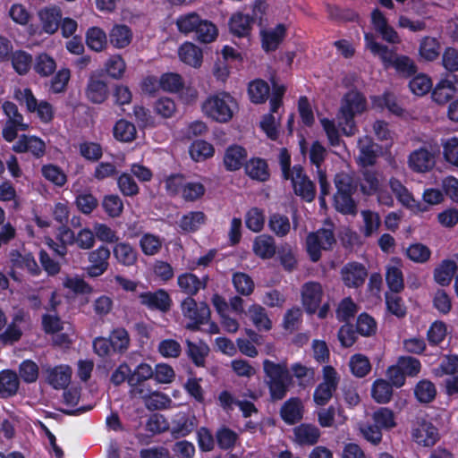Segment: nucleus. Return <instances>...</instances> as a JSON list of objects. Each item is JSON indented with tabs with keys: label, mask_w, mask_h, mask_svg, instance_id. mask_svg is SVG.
Here are the masks:
<instances>
[{
	"label": "nucleus",
	"mask_w": 458,
	"mask_h": 458,
	"mask_svg": "<svg viewBox=\"0 0 458 458\" xmlns=\"http://www.w3.org/2000/svg\"><path fill=\"white\" fill-rule=\"evenodd\" d=\"M208 279V276L199 279L194 274L185 273L178 276V285L183 293L191 297L195 295L199 289H205L207 287Z\"/></svg>",
	"instance_id": "obj_24"
},
{
	"label": "nucleus",
	"mask_w": 458,
	"mask_h": 458,
	"mask_svg": "<svg viewBox=\"0 0 458 458\" xmlns=\"http://www.w3.org/2000/svg\"><path fill=\"white\" fill-rule=\"evenodd\" d=\"M294 193L301 196L306 201H312L316 195L315 185L304 174L303 168L301 165H294L293 167L292 175L290 179Z\"/></svg>",
	"instance_id": "obj_8"
},
{
	"label": "nucleus",
	"mask_w": 458,
	"mask_h": 458,
	"mask_svg": "<svg viewBox=\"0 0 458 458\" xmlns=\"http://www.w3.org/2000/svg\"><path fill=\"white\" fill-rule=\"evenodd\" d=\"M341 276L345 286L358 288L364 284L368 271L362 264L350 262L343 267Z\"/></svg>",
	"instance_id": "obj_10"
},
{
	"label": "nucleus",
	"mask_w": 458,
	"mask_h": 458,
	"mask_svg": "<svg viewBox=\"0 0 458 458\" xmlns=\"http://www.w3.org/2000/svg\"><path fill=\"white\" fill-rule=\"evenodd\" d=\"M247 158L245 148L233 145L226 148L224 156V164L227 170L236 171L242 167Z\"/></svg>",
	"instance_id": "obj_26"
},
{
	"label": "nucleus",
	"mask_w": 458,
	"mask_h": 458,
	"mask_svg": "<svg viewBox=\"0 0 458 458\" xmlns=\"http://www.w3.org/2000/svg\"><path fill=\"white\" fill-rule=\"evenodd\" d=\"M235 102L227 93L210 96L202 104V111L211 119L218 123H227L233 115V106Z\"/></svg>",
	"instance_id": "obj_4"
},
{
	"label": "nucleus",
	"mask_w": 458,
	"mask_h": 458,
	"mask_svg": "<svg viewBox=\"0 0 458 458\" xmlns=\"http://www.w3.org/2000/svg\"><path fill=\"white\" fill-rule=\"evenodd\" d=\"M45 143L35 136L21 135L19 140L13 145V149L17 153L30 151L35 157H40L45 154Z\"/></svg>",
	"instance_id": "obj_19"
},
{
	"label": "nucleus",
	"mask_w": 458,
	"mask_h": 458,
	"mask_svg": "<svg viewBox=\"0 0 458 458\" xmlns=\"http://www.w3.org/2000/svg\"><path fill=\"white\" fill-rule=\"evenodd\" d=\"M246 174L252 179L266 182L269 178L267 162L261 158H252L245 164Z\"/></svg>",
	"instance_id": "obj_31"
},
{
	"label": "nucleus",
	"mask_w": 458,
	"mask_h": 458,
	"mask_svg": "<svg viewBox=\"0 0 458 458\" xmlns=\"http://www.w3.org/2000/svg\"><path fill=\"white\" fill-rule=\"evenodd\" d=\"M109 38L114 47L117 48L125 47L131 40V30L126 25H115L109 34Z\"/></svg>",
	"instance_id": "obj_36"
},
{
	"label": "nucleus",
	"mask_w": 458,
	"mask_h": 458,
	"mask_svg": "<svg viewBox=\"0 0 458 458\" xmlns=\"http://www.w3.org/2000/svg\"><path fill=\"white\" fill-rule=\"evenodd\" d=\"M248 93L251 102L261 104L266 102L268 97L269 86L265 81L258 79L250 82Z\"/></svg>",
	"instance_id": "obj_35"
},
{
	"label": "nucleus",
	"mask_w": 458,
	"mask_h": 458,
	"mask_svg": "<svg viewBox=\"0 0 458 458\" xmlns=\"http://www.w3.org/2000/svg\"><path fill=\"white\" fill-rule=\"evenodd\" d=\"M233 283L236 291L242 295L248 296L253 293L254 282L251 277L245 273H234L233 276Z\"/></svg>",
	"instance_id": "obj_47"
},
{
	"label": "nucleus",
	"mask_w": 458,
	"mask_h": 458,
	"mask_svg": "<svg viewBox=\"0 0 458 458\" xmlns=\"http://www.w3.org/2000/svg\"><path fill=\"white\" fill-rule=\"evenodd\" d=\"M114 256L118 262L127 267L134 265L137 261L136 250L125 242H120L114 246Z\"/></svg>",
	"instance_id": "obj_34"
},
{
	"label": "nucleus",
	"mask_w": 458,
	"mask_h": 458,
	"mask_svg": "<svg viewBox=\"0 0 458 458\" xmlns=\"http://www.w3.org/2000/svg\"><path fill=\"white\" fill-rule=\"evenodd\" d=\"M154 371L149 365L141 363L133 372L131 371L130 376L128 377V384L130 386L139 385V383L145 382L148 378L152 377Z\"/></svg>",
	"instance_id": "obj_60"
},
{
	"label": "nucleus",
	"mask_w": 458,
	"mask_h": 458,
	"mask_svg": "<svg viewBox=\"0 0 458 458\" xmlns=\"http://www.w3.org/2000/svg\"><path fill=\"white\" fill-rule=\"evenodd\" d=\"M365 41L368 48L380 57L386 69L392 67L404 78L411 77L417 72V65L412 59L407 55H398L386 46L376 42L372 34H365Z\"/></svg>",
	"instance_id": "obj_1"
},
{
	"label": "nucleus",
	"mask_w": 458,
	"mask_h": 458,
	"mask_svg": "<svg viewBox=\"0 0 458 458\" xmlns=\"http://www.w3.org/2000/svg\"><path fill=\"white\" fill-rule=\"evenodd\" d=\"M179 56L183 63L195 68L201 65L203 57L201 49L191 42H186L180 47Z\"/></svg>",
	"instance_id": "obj_30"
},
{
	"label": "nucleus",
	"mask_w": 458,
	"mask_h": 458,
	"mask_svg": "<svg viewBox=\"0 0 458 458\" xmlns=\"http://www.w3.org/2000/svg\"><path fill=\"white\" fill-rule=\"evenodd\" d=\"M187 354L192 362L198 366L202 367L205 363V358L208 354L209 348L203 343L194 344L191 340H186Z\"/></svg>",
	"instance_id": "obj_37"
},
{
	"label": "nucleus",
	"mask_w": 458,
	"mask_h": 458,
	"mask_svg": "<svg viewBox=\"0 0 458 458\" xmlns=\"http://www.w3.org/2000/svg\"><path fill=\"white\" fill-rule=\"evenodd\" d=\"M206 216L203 212H190L183 216L180 221V227L186 232L197 230L200 225L204 224Z\"/></svg>",
	"instance_id": "obj_55"
},
{
	"label": "nucleus",
	"mask_w": 458,
	"mask_h": 458,
	"mask_svg": "<svg viewBox=\"0 0 458 458\" xmlns=\"http://www.w3.org/2000/svg\"><path fill=\"white\" fill-rule=\"evenodd\" d=\"M419 53L424 60L433 61L439 55L440 45L437 38L425 37L420 42Z\"/></svg>",
	"instance_id": "obj_38"
},
{
	"label": "nucleus",
	"mask_w": 458,
	"mask_h": 458,
	"mask_svg": "<svg viewBox=\"0 0 458 458\" xmlns=\"http://www.w3.org/2000/svg\"><path fill=\"white\" fill-rule=\"evenodd\" d=\"M140 303L151 310H158L166 312L170 310L171 299L165 290H157L156 292L142 293L140 295Z\"/></svg>",
	"instance_id": "obj_14"
},
{
	"label": "nucleus",
	"mask_w": 458,
	"mask_h": 458,
	"mask_svg": "<svg viewBox=\"0 0 458 458\" xmlns=\"http://www.w3.org/2000/svg\"><path fill=\"white\" fill-rule=\"evenodd\" d=\"M366 106L365 97L356 89L350 90L344 95L337 113L338 125L344 134L352 136L356 133L357 128L354 117L363 113Z\"/></svg>",
	"instance_id": "obj_2"
},
{
	"label": "nucleus",
	"mask_w": 458,
	"mask_h": 458,
	"mask_svg": "<svg viewBox=\"0 0 458 458\" xmlns=\"http://www.w3.org/2000/svg\"><path fill=\"white\" fill-rule=\"evenodd\" d=\"M110 250L106 246H100L98 249L88 253L89 266L86 267V272L90 277H98L103 275L108 268V259Z\"/></svg>",
	"instance_id": "obj_9"
},
{
	"label": "nucleus",
	"mask_w": 458,
	"mask_h": 458,
	"mask_svg": "<svg viewBox=\"0 0 458 458\" xmlns=\"http://www.w3.org/2000/svg\"><path fill=\"white\" fill-rule=\"evenodd\" d=\"M42 371L47 382L55 389L65 388L70 383L72 369L69 366L43 367Z\"/></svg>",
	"instance_id": "obj_13"
},
{
	"label": "nucleus",
	"mask_w": 458,
	"mask_h": 458,
	"mask_svg": "<svg viewBox=\"0 0 458 458\" xmlns=\"http://www.w3.org/2000/svg\"><path fill=\"white\" fill-rule=\"evenodd\" d=\"M373 420L379 429L391 428L395 426L394 412L388 408H379L373 413Z\"/></svg>",
	"instance_id": "obj_53"
},
{
	"label": "nucleus",
	"mask_w": 458,
	"mask_h": 458,
	"mask_svg": "<svg viewBox=\"0 0 458 458\" xmlns=\"http://www.w3.org/2000/svg\"><path fill=\"white\" fill-rule=\"evenodd\" d=\"M386 280L389 289L394 293H400L404 287L403 273L396 267L387 268Z\"/></svg>",
	"instance_id": "obj_57"
},
{
	"label": "nucleus",
	"mask_w": 458,
	"mask_h": 458,
	"mask_svg": "<svg viewBox=\"0 0 458 458\" xmlns=\"http://www.w3.org/2000/svg\"><path fill=\"white\" fill-rule=\"evenodd\" d=\"M295 440L300 445H315L320 437L319 429L310 424H301L294 428Z\"/></svg>",
	"instance_id": "obj_28"
},
{
	"label": "nucleus",
	"mask_w": 458,
	"mask_h": 458,
	"mask_svg": "<svg viewBox=\"0 0 458 458\" xmlns=\"http://www.w3.org/2000/svg\"><path fill=\"white\" fill-rule=\"evenodd\" d=\"M171 399L158 391H152L151 394L144 402V405L149 411L164 410L170 406Z\"/></svg>",
	"instance_id": "obj_52"
},
{
	"label": "nucleus",
	"mask_w": 458,
	"mask_h": 458,
	"mask_svg": "<svg viewBox=\"0 0 458 458\" xmlns=\"http://www.w3.org/2000/svg\"><path fill=\"white\" fill-rule=\"evenodd\" d=\"M249 314L253 324L259 329L268 331L271 328V321L268 318L265 309L259 305H252L249 309Z\"/></svg>",
	"instance_id": "obj_48"
},
{
	"label": "nucleus",
	"mask_w": 458,
	"mask_h": 458,
	"mask_svg": "<svg viewBox=\"0 0 458 458\" xmlns=\"http://www.w3.org/2000/svg\"><path fill=\"white\" fill-rule=\"evenodd\" d=\"M34 69L38 74L48 76L55 71L56 64L51 56L43 53L36 58Z\"/></svg>",
	"instance_id": "obj_58"
},
{
	"label": "nucleus",
	"mask_w": 458,
	"mask_h": 458,
	"mask_svg": "<svg viewBox=\"0 0 458 458\" xmlns=\"http://www.w3.org/2000/svg\"><path fill=\"white\" fill-rule=\"evenodd\" d=\"M322 295V286L318 283L309 282L302 286V303L308 313L313 314L316 312L321 303Z\"/></svg>",
	"instance_id": "obj_12"
},
{
	"label": "nucleus",
	"mask_w": 458,
	"mask_h": 458,
	"mask_svg": "<svg viewBox=\"0 0 458 458\" xmlns=\"http://www.w3.org/2000/svg\"><path fill=\"white\" fill-rule=\"evenodd\" d=\"M85 93L89 100L95 104H101L108 98V86L102 74L89 76Z\"/></svg>",
	"instance_id": "obj_11"
},
{
	"label": "nucleus",
	"mask_w": 458,
	"mask_h": 458,
	"mask_svg": "<svg viewBox=\"0 0 458 458\" xmlns=\"http://www.w3.org/2000/svg\"><path fill=\"white\" fill-rule=\"evenodd\" d=\"M195 33L199 41L210 43L217 37V29L212 22L201 20Z\"/></svg>",
	"instance_id": "obj_50"
},
{
	"label": "nucleus",
	"mask_w": 458,
	"mask_h": 458,
	"mask_svg": "<svg viewBox=\"0 0 458 458\" xmlns=\"http://www.w3.org/2000/svg\"><path fill=\"white\" fill-rule=\"evenodd\" d=\"M392 385L384 379H377L373 384L372 396L378 403H388L392 397Z\"/></svg>",
	"instance_id": "obj_43"
},
{
	"label": "nucleus",
	"mask_w": 458,
	"mask_h": 458,
	"mask_svg": "<svg viewBox=\"0 0 458 458\" xmlns=\"http://www.w3.org/2000/svg\"><path fill=\"white\" fill-rule=\"evenodd\" d=\"M113 132L114 138L122 142H131L136 139L137 135L135 125L124 119L115 123Z\"/></svg>",
	"instance_id": "obj_33"
},
{
	"label": "nucleus",
	"mask_w": 458,
	"mask_h": 458,
	"mask_svg": "<svg viewBox=\"0 0 458 458\" xmlns=\"http://www.w3.org/2000/svg\"><path fill=\"white\" fill-rule=\"evenodd\" d=\"M159 85L164 90L177 92L182 88L183 81L181 75L170 72L161 76Z\"/></svg>",
	"instance_id": "obj_62"
},
{
	"label": "nucleus",
	"mask_w": 458,
	"mask_h": 458,
	"mask_svg": "<svg viewBox=\"0 0 458 458\" xmlns=\"http://www.w3.org/2000/svg\"><path fill=\"white\" fill-rule=\"evenodd\" d=\"M12 64L14 70L21 75L26 74L32 64V56L25 51H16L12 54Z\"/></svg>",
	"instance_id": "obj_45"
},
{
	"label": "nucleus",
	"mask_w": 458,
	"mask_h": 458,
	"mask_svg": "<svg viewBox=\"0 0 458 458\" xmlns=\"http://www.w3.org/2000/svg\"><path fill=\"white\" fill-rule=\"evenodd\" d=\"M359 163L361 166H372L377 160L379 147L370 137L365 136L359 140Z\"/></svg>",
	"instance_id": "obj_21"
},
{
	"label": "nucleus",
	"mask_w": 458,
	"mask_h": 458,
	"mask_svg": "<svg viewBox=\"0 0 458 458\" xmlns=\"http://www.w3.org/2000/svg\"><path fill=\"white\" fill-rule=\"evenodd\" d=\"M409 87L415 95L424 96L431 89L432 82L426 74L420 73L409 82Z\"/></svg>",
	"instance_id": "obj_56"
},
{
	"label": "nucleus",
	"mask_w": 458,
	"mask_h": 458,
	"mask_svg": "<svg viewBox=\"0 0 458 458\" xmlns=\"http://www.w3.org/2000/svg\"><path fill=\"white\" fill-rule=\"evenodd\" d=\"M334 206L335 209L344 215L357 214V206L352 199V194H335Z\"/></svg>",
	"instance_id": "obj_41"
},
{
	"label": "nucleus",
	"mask_w": 458,
	"mask_h": 458,
	"mask_svg": "<svg viewBox=\"0 0 458 458\" xmlns=\"http://www.w3.org/2000/svg\"><path fill=\"white\" fill-rule=\"evenodd\" d=\"M268 226L279 237L287 235L291 229L289 218L279 213L272 214L269 216Z\"/></svg>",
	"instance_id": "obj_39"
},
{
	"label": "nucleus",
	"mask_w": 458,
	"mask_h": 458,
	"mask_svg": "<svg viewBox=\"0 0 458 458\" xmlns=\"http://www.w3.org/2000/svg\"><path fill=\"white\" fill-rule=\"evenodd\" d=\"M338 377L335 369L332 366H326L323 369V382L320 383L314 392V401L318 405H325L336 390Z\"/></svg>",
	"instance_id": "obj_7"
},
{
	"label": "nucleus",
	"mask_w": 458,
	"mask_h": 458,
	"mask_svg": "<svg viewBox=\"0 0 458 458\" xmlns=\"http://www.w3.org/2000/svg\"><path fill=\"white\" fill-rule=\"evenodd\" d=\"M253 251L261 259H271L276 252L274 238L268 234L258 236L253 243Z\"/></svg>",
	"instance_id": "obj_27"
},
{
	"label": "nucleus",
	"mask_w": 458,
	"mask_h": 458,
	"mask_svg": "<svg viewBox=\"0 0 458 458\" xmlns=\"http://www.w3.org/2000/svg\"><path fill=\"white\" fill-rule=\"evenodd\" d=\"M325 225L328 227L309 233L306 239L307 251L310 260L313 262L320 259L322 250H330L336 242L333 223L330 220H327Z\"/></svg>",
	"instance_id": "obj_5"
},
{
	"label": "nucleus",
	"mask_w": 458,
	"mask_h": 458,
	"mask_svg": "<svg viewBox=\"0 0 458 458\" xmlns=\"http://www.w3.org/2000/svg\"><path fill=\"white\" fill-rule=\"evenodd\" d=\"M356 312L357 305L350 297H346L339 303L336 310V316L340 321L347 322L355 316Z\"/></svg>",
	"instance_id": "obj_63"
},
{
	"label": "nucleus",
	"mask_w": 458,
	"mask_h": 458,
	"mask_svg": "<svg viewBox=\"0 0 458 458\" xmlns=\"http://www.w3.org/2000/svg\"><path fill=\"white\" fill-rule=\"evenodd\" d=\"M335 194H353L357 190V185L353 182L352 177L348 174L340 173L335 176Z\"/></svg>",
	"instance_id": "obj_54"
},
{
	"label": "nucleus",
	"mask_w": 458,
	"mask_h": 458,
	"mask_svg": "<svg viewBox=\"0 0 458 458\" xmlns=\"http://www.w3.org/2000/svg\"><path fill=\"white\" fill-rule=\"evenodd\" d=\"M38 15L42 24V30L45 32L54 34L57 31L62 19V12L59 7L45 8L39 11Z\"/></svg>",
	"instance_id": "obj_22"
},
{
	"label": "nucleus",
	"mask_w": 458,
	"mask_h": 458,
	"mask_svg": "<svg viewBox=\"0 0 458 458\" xmlns=\"http://www.w3.org/2000/svg\"><path fill=\"white\" fill-rule=\"evenodd\" d=\"M102 206L111 217L119 216L123 209V204L118 195H106L104 197Z\"/></svg>",
	"instance_id": "obj_59"
},
{
	"label": "nucleus",
	"mask_w": 458,
	"mask_h": 458,
	"mask_svg": "<svg viewBox=\"0 0 458 458\" xmlns=\"http://www.w3.org/2000/svg\"><path fill=\"white\" fill-rule=\"evenodd\" d=\"M435 154L425 148L414 150L409 157V165L416 172H428L435 166Z\"/></svg>",
	"instance_id": "obj_15"
},
{
	"label": "nucleus",
	"mask_w": 458,
	"mask_h": 458,
	"mask_svg": "<svg viewBox=\"0 0 458 458\" xmlns=\"http://www.w3.org/2000/svg\"><path fill=\"white\" fill-rule=\"evenodd\" d=\"M181 308L183 316L191 321L186 326V328L191 331L199 330V326L207 323L210 317L208 304L206 302L198 304L191 296L182 301Z\"/></svg>",
	"instance_id": "obj_6"
},
{
	"label": "nucleus",
	"mask_w": 458,
	"mask_h": 458,
	"mask_svg": "<svg viewBox=\"0 0 458 458\" xmlns=\"http://www.w3.org/2000/svg\"><path fill=\"white\" fill-rule=\"evenodd\" d=\"M214 151V147L205 140H195L190 147L191 157L197 162L213 157Z\"/></svg>",
	"instance_id": "obj_42"
},
{
	"label": "nucleus",
	"mask_w": 458,
	"mask_h": 458,
	"mask_svg": "<svg viewBox=\"0 0 458 458\" xmlns=\"http://www.w3.org/2000/svg\"><path fill=\"white\" fill-rule=\"evenodd\" d=\"M20 386L18 375L11 369L0 372V397L8 398L14 395Z\"/></svg>",
	"instance_id": "obj_25"
},
{
	"label": "nucleus",
	"mask_w": 458,
	"mask_h": 458,
	"mask_svg": "<svg viewBox=\"0 0 458 458\" xmlns=\"http://www.w3.org/2000/svg\"><path fill=\"white\" fill-rule=\"evenodd\" d=\"M3 110L8 120L6 123L14 124L20 128L21 131H26L29 128V124L23 123V116L19 112L17 106L10 101H6L3 105Z\"/></svg>",
	"instance_id": "obj_46"
},
{
	"label": "nucleus",
	"mask_w": 458,
	"mask_h": 458,
	"mask_svg": "<svg viewBox=\"0 0 458 458\" xmlns=\"http://www.w3.org/2000/svg\"><path fill=\"white\" fill-rule=\"evenodd\" d=\"M457 265L453 260H445L435 270V279L441 285H448L456 272Z\"/></svg>",
	"instance_id": "obj_40"
},
{
	"label": "nucleus",
	"mask_w": 458,
	"mask_h": 458,
	"mask_svg": "<svg viewBox=\"0 0 458 458\" xmlns=\"http://www.w3.org/2000/svg\"><path fill=\"white\" fill-rule=\"evenodd\" d=\"M253 23L250 15L238 12L233 13L230 18L229 30L235 37L249 38L252 31Z\"/></svg>",
	"instance_id": "obj_18"
},
{
	"label": "nucleus",
	"mask_w": 458,
	"mask_h": 458,
	"mask_svg": "<svg viewBox=\"0 0 458 458\" xmlns=\"http://www.w3.org/2000/svg\"><path fill=\"white\" fill-rule=\"evenodd\" d=\"M140 248L144 254L151 256L157 254L162 247V242L159 237L146 233L140 242Z\"/></svg>",
	"instance_id": "obj_61"
},
{
	"label": "nucleus",
	"mask_w": 458,
	"mask_h": 458,
	"mask_svg": "<svg viewBox=\"0 0 458 458\" xmlns=\"http://www.w3.org/2000/svg\"><path fill=\"white\" fill-rule=\"evenodd\" d=\"M362 179L365 184L361 183V191L366 195H371L375 193L380 186L382 175L377 171L374 170L370 166H362L361 169Z\"/></svg>",
	"instance_id": "obj_29"
},
{
	"label": "nucleus",
	"mask_w": 458,
	"mask_h": 458,
	"mask_svg": "<svg viewBox=\"0 0 458 458\" xmlns=\"http://www.w3.org/2000/svg\"><path fill=\"white\" fill-rule=\"evenodd\" d=\"M263 369L267 377L266 384L269 390L272 402L283 400L290 386L293 377L290 374L286 361L276 363L269 360L263 361Z\"/></svg>",
	"instance_id": "obj_3"
},
{
	"label": "nucleus",
	"mask_w": 458,
	"mask_h": 458,
	"mask_svg": "<svg viewBox=\"0 0 458 458\" xmlns=\"http://www.w3.org/2000/svg\"><path fill=\"white\" fill-rule=\"evenodd\" d=\"M456 88L454 81L445 79L441 81L432 91V98L437 104L443 105L448 102L454 93Z\"/></svg>",
	"instance_id": "obj_32"
},
{
	"label": "nucleus",
	"mask_w": 458,
	"mask_h": 458,
	"mask_svg": "<svg viewBox=\"0 0 458 458\" xmlns=\"http://www.w3.org/2000/svg\"><path fill=\"white\" fill-rule=\"evenodd\" d=\"M351 370L358 377H365L371 369L369 360L362 354L353 355L349 362Z\"/></svg>",
	"instance_id": "obj_49"
},
{
	"label": "nucleus",
	"mask_w": 458,
	"mask_h": 458,
	"mask_svg": "<svg viewBox=\"0 0 458 458\" xmlns=\"http://www.w3.org/2000/svg\"><path fill=\"white\" fill-rule=\"evenodd\" d=\"M280 415L284 421L290 425L297 423L302 419V404L298 397L290 398L280 409Z\"/></svg>",
	"instance_id": "obj_23"
},
{
	"label": "nucleus",
	"mask_w": 458,
	"mask_h": 458,
	"mask_svg": "<svg viewBox=\"0 0 458 458\" xmlns=\"http://www.w3.org/2000/svg\"><path fill=\"white\" fill-rule=\"evenodd\" d=\"M412 437L419 445L432 446L438 439V432L431 423L422 421L413 429Z\"/></svg>",
	"instance_id": "obj_20"
},
{
	"label": "nucleus",
	"mask_w": 458,
	"mask_h": 458,
	"mask_svg": "<svg viewBox=\"0 0 458 458\" xmlns=\"http://www.w3.org/2000/svg\"><path fill=\"white\" fill-rule=\"evenodd\" d=\"M197 428V420L195 416H190L185 413H179L172 421L170 428L174 438L178 439L187 437Z\"/></svg>",
	"instance_id": "obj_16"
},
{
	"label": "nucleus",
	"mask_w": 458,
	"mask_h": 458,
	"mask_svg": "<svg viewBox=\"0 0 458 458\" xmlns=\"http://www.w3.org/2000/svg\"><path fill=\"white\" fill-rule=\"evenodd\" d=\"M86 42L92 50L101 51L106 44V33L99 28H91L87 32Z\"/></svg>",
	"instance_id": "obj_51"
},
{
	"label": "nucleus",
	"mask_w": 458,
	"mask_h": 458,
	"mask_svg": "<svg viewBox=\"0 0 458 458\" xmlns=\"http://www.w3.org/2000/svg\"><path fill=\"white\" fill-rule=\"evenodd\" d=\"M445 160L454 166H458V138L448 139L443 144Z\"/></svg>",
	"instance_id": "obj_64"
},
{
	"label": "nucleus",
	"mask_w": 458,
	"mask_h": 458,
	"mask_svg": "<svg viewBox=\"0 0 458 458\" xmlns=\"http://www.w3.org/2000/svg\"><path fill=\"white\" fill-rule=\"evenodd\" d=\"M260 29L262 48L266 52L276 51L285 37L286 27L280 23L272 30Z\"/></svg>",
	"instance_id": "obj_17"
},
{
	"label": "nucleus",
	"mask_w": 458,
	"mask_h": 458,
	"mask_svg": "<svg viewBox=\"0 0 458 458\" xmlns=\"http://www.w3.org/2000/svg\"><path fill=\"white\" fill-rule=\"evenodd\" d=\"M109 341L113 350L118 352H124L130 345L129 334L123 327L113 330L109 336Z\"/></svg>",
	"instance_id": "obj_44"
}]
</instances>
